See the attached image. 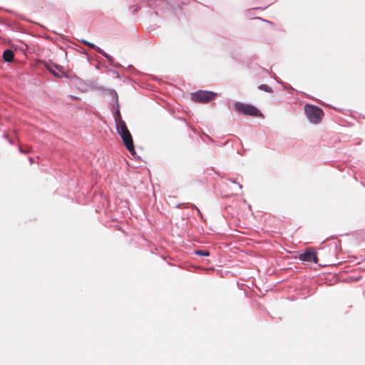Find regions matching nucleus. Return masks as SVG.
Returning <instances> with one entry per match:
<instances>
[{
    "label": "nucleus",
    "mask_w": 365,
    "mask_h": 365,
    "mask_svg": "<svg viewBox=\"0 0 365 365\" xmlns=\"http://www.w3.org/2000/svg\"><path fill=\"white\" fill-rule=\"evenodd\" d=\"M116 128L126 148L129 150V152L131 154L135 153V148L133 145V138L125 122L121 119L116 120Z\"/></svg>",
    "instance_id": "obj_1"
},
{
    "label": "nucleus",
    "mask_w": 365,
    "mask_h": 365,
    "mask_svg": "<svg viewBox=\"0 0 365 365\" xmlns=\"http://www.w3.org/2000/svg\"><path fill=\"white\" fill-rule=\"evenodd\" d=\"M304 112L308 120L314 124L319 123L324 115L321 108L309 104L304 106Z\"/></svg>",
    "instance_id": "obj_2"
},
{
    "label": "nucleus",
    "mask_w": 365,
    "mask_h": 365,
    "mask_svg": "<svg viewBox=\"0 0 365 365\" xmlns=\"http://www.w3.org/2000/svg\"><path fill=\"white\" fill-rule=\"evenodd\" d=\"M235 108L238 112L251 116H261L260 111L253 106L245 104L242 103H236Z\"/></svg>",
    "instance_id": "obj_3"
},
{
    "label": "nucleus",
    "mask_w": 365,
    "mask_h": 365,
    "mask_svg": "<svg viewBox=\"0 0 365 365\" xmlns=\"http://www.w3.org/2000/svg\"><path fill=\"white\" fill-rule=\"evenodd\" d=\"M217 93L211 91H199L192 93V100L199 103H208L213 100Z\"/></svg>",
    "instance_id": "obj_4"
},
{
    "label": "nucleus",
    "mask_w": 365,
    "mask_h": 365,
    "mask_svg": "<svg viewBox=\"0 0 365 365\" xmlns=\"http://www.w3.org/2000/svg\"><path fill=\"white\" fill-rule=\"evenodd\" d=\"M299 259L305 262H316V253L312 251H306L299 255Z\"/></svg>",
    "instance_id": "obj_5"
},
{
    "label": "nucleus",
    "mask_w": 365,
    "mask_h": 365,
    "mask_svg": "<svg viewBox=\"0 0 365 365\" xmlns=\"http://www.w3.org/2000/svg\"><path fill=\"white\" fill-rule=\"evenodd\" d=\"M82 42L85 44V45H87L88 46H89L90 48H93L95 49L96 51H98V53H100L101 54L103 55L106 58H109L108 55L107 53H106L101 48H99L98 46H96V45H94L93 43H90L87 41H82Z\"/></svg>",
    "instance_id": "obj_6"
},
{
    "label": "nucleus",
    "mask_w": 365,
    "mask_h": 365,
    "mask_svg": "<svg viewBox=\"0 0 365 365\" xmlns=\"http://www.w3.org/2000/svg\"><path fill=\"white\" fill-rule=\"evenodd\" d=\"M3 58L5 61L11 62L14 58V52L9 49L4 51L3 53Z\"/></svg>",
    "instance_id": "obj_7"
},
{
    "label": "nucleus",
    "mask_w": 365,
    "mask_h": 365,
    "mask_svg": "<svg viewBox=\"0 0 365 365\" xmlns=\"http://www.w3.org/2000/svg\"><path fill=\"white\" fill-rule=\"evenodd\" d=\"M195 254H197L198 255H202V256H209L210 255V252L208 251H202V250L195 251Z\"/></svg>",
    "instance_id": "obj_8"
},
{
    "label": "nucleus",
    "mask_w": 365,
    "mask_h": 365,
    "mask_svg": "<svg viewBox=\"0 0 365 365\" xmlns=\"http://www.w3.org/2000/svg\"><path fill=\"white\" fill-rule=\"evenodd\" d=\"M261 90H264L265 91H269L270 88L267 85H262L259 86Z\"/></svg>",
    "instance_id": "obj_9"
},
{
    "label": "nucleus",
    "mask_w": 365,
    "mask_h": 365,
    "mask_svg": "<svg viewBox=\"0 0 365 365\" xmlns=\"http://www.w3.org/2000/svg\"><path fill=\"white\" fill-rule=\"evenodd\" d=\"M197 212H198V213H199V214H200V215H201V212H200V210H199V209H197Z\"/></svg>",
    "instance_id": "obj_10"
}]
</instances>
